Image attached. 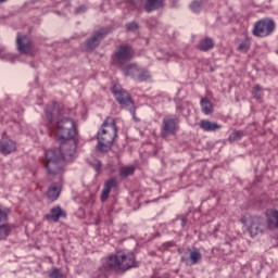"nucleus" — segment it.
Masks as SVG:
<instances>
[{"label":"nucleus","instance_id":"obj_29","mask_svg":"<svg viewBox=\"0 0 278 278\" xmlns=\"http://www.w3.org/2000/svg\"><path fill=\"white\" fill-rule=\"evenodd\" d=\"M49 278H66L62 269L53 267L49 273Z\"/></svg>","mask_w":278,"mask_h":278},{"label":"nucleus","instance_id":"obj_18","mask_svg":"<svg viewBox=\"0 0 278 278\" xmlns=\"http://www.w3.org/2000/svg\"><path fill=\"white\" fill-rule=\"evenodd\" d=\"M199 127L203 129V131H218L223 126L216 122H210V119H202L199 123Z\"/></svg>","mask_w":278,"mask_h":278},{"label":"nucleus","instance_id":"obj_1","mask_svg":"<svg viewBox=\"0 0 278 278\" xmlns=\"http://www.w3.org/2000/svg\"><path fill=\"white\" fill-rule=\"evenodd\" d=\"M77 151L75 141L61 143L59 150L46 151L43 166L52 177H62L64 175V164L62 160H72Z\"/></svg>","mask_w":278,"mask_h":278},{"label":"nucleus","instance_id":"obj_24","mask_svg":"<svg viewBox=\"0 0 278 278\" xmlns=\"http://www.w3.org/2000/svg\"><path fill=\"white\" fill-rule=\"evenodd\" d=\"M12 233V226L10 224H0V240H5Z\"/></svg>","mask_w":278,"mask_h":278},{"label":"nucleus","instance_id":"obj_6","mask_svg":"<svg viewBox=\"0 0 278 278\" xmlns=\"http://www.w3.org/2000/svg\"><path fill=\"white\" fill-rule=\"evenodd\" d=\"M241 223L248 227L250 236L253 238L254 236H258V233H264L266 229V220L261 216H249L241 218Z\"/></svg>","mask_w":278,"mask_h":278},{"label":"nucleus","instance_id":"obj_4","mask_svg":"<svg viewBox=\"0 0 278 278\" xmlns=\"http://www.w3.org/2000/svg\"><path fill=\"white\" fill-rule=\"evenodd\" d=\"M116 134H118L116 119L114 117H106L98 131V151L108 153L112 149V144H114Z\"/></svg>","mask_w":278,"mask_h":278},{"label":"nucleus","instance_id":"obj_2","mask_svg":"<svg viewBox=\"0 0 278 278\" xmlns=\"http://www.w3.org/2000/svg\"><path fill=\"white\" fill-rule=\"evenodd\" d=\"M53 116H55V105L48 106L46 109V121L48 129L54 134L56 140H61L64 144L65 142H75L77 138V127L75 126V122L68 117L60 119L54 126L53 125Z\"/></svg>","mask_w":278,"mask_h":278},{"label":"nucleus","instance_id":"obj_3","mask_svg":"<svg viewBox=\"0 0 278 278\" xmlns=\"http://www.w3.org/2000/svg\"><path fill=\"white\" fill-rule=\"evenodd\" d=\"M137 266L136 255L132 252H117L104 258V264L100 267V271L102 275H108L110 270H129V268H136Z\"/></svg>","mask_w":278,"mask_h":278},{"label":"nucleus","instance_id":"obj_8","mask_svg":"<svg viewBox=\"0 0 278 278\" xmlns=\"http://www.w3.org/2000/svg\"><path fill=\"white\" fill-rule=\"evenodd\" d=\"M111 90L119 105L130 110V112H134V101H131V96L127 90L123 89L118 85L113 86Z\"/></svg>","mask_w":278,"mask_h":278},{"label":"nucleus","instance_id":"obj_13","mask_svg":"<svg viewBox=\"0 0 278 278\" xmlns=\"http://www.w3.org/2000/svg\"><path fill=\"white\" fill-rule=\"evenodd\" d=\"M202 257L199 248H193L192 251H190L189 257L182 256L181 262H184L186 266H194L201 262Z\"/></svg>","mask_w":278,"mask_h":278},{"label":"nucleus","instance_id":"obj_17","mask_svg":"<svg viewBox=\"0 0 278 278\" xmlns=\"http://www.w3.org/2000/svg\"><path fill=\"white\" fill-rule=\"evenodd\" d=\"M119 68L126 77H132V79H136L140 71V67L135 63H129Z\"/></svg>","mask_w":278,"mask_h":278},{"label":"nucleus","instance_id":"obj_30","mask_svg":"<svg viewBox=\"0 0 278 278\" xmlns=\"http://www.w3.org/2000/svg\"><path fill=\"white\" fill-rule=\"evenodd\" d=\"M252 94H253V97H255V99H262V97H264V92L262 91V87H260V85H255L253 87Z\"/></svg>","mask_w":278,"mask_h":278},{"label":"nucleus","instance_id":"obj_37","mask_svg":"<svg viewBox=\"0 0 278 278\" xmlns=\"http://www.w3.org/2000/svg\"><path fill=\"white\" fill-rule=\"evenodd\" d=\"M5 1H8V0H0V3H5Z\"/></svg>","mask_w":278,"mask_h":278},{"label":"nucleus","instance_id":"obj_7","mask_svg":"<svg viewBox=\"0 0 278 278\" xmlns=\"http://www.w3.org/2000/svg\"><path fill=\"white\" fill-rule=\"evenodd\" d=\"M275 31V22L268 17L258 20L252 29L253 36L256 38H266Z\"/></svg>","mask_w":278,"mask_h":278},{"label":"nucleus","instance_id":"obj_22","mask_svg":"<svg viewBox=\"0 0 278 278\" xmlns=\"http://www.w3.org/2000/svg\"><path fill=\"white\" fill-rule=\"evenodd\" d=\"M200 51H210V49H214V40L210 37L202 39L199 43Z\"/></svg>","mask_w":278,"mask_h":278},{"label":"nucleus","instance_id":"obj_33","mask_svg":"<svg viewBox=\"0 0 278 278\" xmlns=\"http://www.w3.org/2000/svg\"><path fill=\"white\" fill-rule=\"evenodd\" d=\"M91 165L93 166L94 170H100L101 168V162L99 161H94Z\"/></svg>","mask_w":278,"mask_h":278},{"label":"nucleus","instance_id":"obj_36","mask_svg":"<svg viewBox=\"0 0 278 278\" xmlns=\"http://www.w3.org/2000/svg\"><path fill=\"white\" fill-rule=\"evenodd\" d=\"M168 244H169V247H174V245H175V243H174V242H169Z\"/></svg>","mask_w":278,"mask_h":278},{"label":"nucleus","instance_id":"obj_26","mask_svg":"<svg viewBox=\"0 0 278 278\" xmlns=\"http://www.w3.org/2000/svg\"><path fill=\"white\" fill-rule=\"evenodd\" d=\"M136 172V167L134 165L124 166L119 169V177H129Z\"/></svg>","mask_w":278,"mask_h":278},{"label":"nucleus","instance_id":"obj_20","mask_svg":"<svg viewBox=\"0 0 278 278\" xmlns=\"http://www.w3.org/2000/svg\"><path fill=\"white\" fill-rule=\"evenodd\" d=\"M61 192H62V186L58 184H52L48 189L47 197L51 201H56Z\"/></svg>","mask_w":278,"mask_h":278},{"label":"nucleus","instance_id":"obj_23","mask_svg":"<svg viewBox=\"0 0 278 278\" xmlns=\"http://www.w3.org/2000/svg\"><path fill=\"white\" fill-rule=\"evenodd\" d=\"M135 79L136 81H151V73H149L148 70L139 68Z\"/></svg>","mask_w":278,"mask_h":278},{"label":"nucleus","instance_id":"obj_25","mask_svg":"<svg viewBox=\"0 0 278 278\" xmlns=\"http://www.w3.org/2000/svg\"><path fill=\"white\" fill-rule=\"evenodd\" d=\"M251 49V37H245L238 46V51L241 53H248Z\"/></svg>","mask_w":278,"mask_h":278},{"label":"nucleus","instance_id":"obj_12","mask_svg":"<svg viewBox=\"0 0 278 278\" xmlns=\"http://www.w3.org/2000/svg\"><path fill=\"white\" fill-rule=\"evenodd\" d=\"M105 36H108V30L103 28L98 30L89 40H87V49H89L90 51H92V49H97V47H99V42H101V40H103Z\"/></svg>","mask_w":278,"mask_h":278},{"label":"nucleus","instance_id":"obj_27","mask_svg":"<svg viewBox=\"0 0 278 278\" xmlns=\"http://www.w3.org/2000/svg\"><path fill=\"white\" fill-rule=\"evenodd\" d=\"M243 136H244V131L235 130L232 134H230L228 140L229 142H238V140H242Z\"/></svg>","mask_w":278,"mask_h":278},{"label":"nucleus","instance_id":"obj_32","mask_svg":"<svg viewBox=\"0 0 278 278\" xmlns=\"http://www.w3.org/2000/svg\"><path fill=\"white\" fill-rule=\"evenodd\" d=\"M126 29H128V31H136V29H138V23L130 22L126 24Z\"/></svg>","mask_w":278,"mask_h":278},{"label":"nucleus","instance_id":"obj_11","mask_svg":"<svg viewBox=\"0 0 278 278\" xmlns=\"http://www.w3.org/2000/svg\"><path fill=\"white\" fill-rule=\"evenodd\" d=\"M14 151H16V143L14 140L3 135L0 140V153H2V155H10V153H14Z\"/></svg>","mask_w":278,"mask_h":278},{"label":"nucleus","instance_id":"obj_31","mask_svg":"<svg viewBox=\"0 0 278 278\" xmlns=\"http://www.w3.org/2000/svg\"><path fill=\"white\" fill-rule=\"evenodd\" d=\"M190 10L191 12H195V13L201 12V2L197 0L192 1L190 4Z\"/></svg>","mask_w":278,"mask_h":278},{"label":"nucleus","instance_id":"obj_34","mask_svg":"<svg viewBox=\"0 0 278 278\" xmlns=\"http://www.w3.org/2000/svg\"><path fill=\"white\" fill-rule=\"evenodd\" d=\"M81 12H86V7L85 5H81L78 9H76L77 14H81Z\"/></svg>","mask_w":278,"mask_h":278},{"label":"nucleus","instance_id":"obj_16","mask_svg":"<svg viewBox=\"0 0 278 278\" xmlns=\"http://www.w3.org/2000/svg\"><path fill=\"white\" fill-rule=\"evenodd\" d=\"M267 227L268 229H278V211L268 210L266 211Z\"/></svg>","mask_w":278,"mask_h":278},{"label":"nucleus","instance_id":"obj_21","mask_svg":"<svg viewBox=\"0 0 278 278\" xmlns=\"http://www.w3.org/2000/svg\"><path fill=\"white\" fill-rule=\"evenodd\" d=\"M201 110L203 112V114H212V112H214V105H212V102L210 100H207V98H202L201 102Z\"/></svg>","mask_w":278,"mask_h":278},{"label":"nucleus","instance_id":"obj_10","mask_svg":"<svg viewBox=\"0 0 278 278\" xmlns=\"http://www.w3.org/2000/svg\"><path fill=\"white\" fill-rule=\"evenodd\" d=\"M175 134H177V118L165 116L161 132L162 138H168V136H175Z\"/></svg>","mask_w":278,"mask_h":278},{"label":"nucleus","instance_id":"obj_28","mask_svg":"<svg viewBox=\"0 0 278 278\" xmlns=\"http://www.w3.org/2000/svg\"><path fill=\"white\" fill-rule=\"evenodd\" d=\"M10 208L0 206V225L8 223V216L10 215Z\"/></svg>","mask_w":278,"mask_h":278},{"label":"nucleus","instance_id":"obj_19","mask_svg":"<svg viewBox=\"0 0 278 278\" xmlns=\"http://www.w3.org/2000/svg\"><path fill=\"white\" fill-rule=\"evenodd\" d=\"M146 12H154V10H160L164 8V0H147L143 4Z\"/></svg>","mask_w":278,"mask_h":278},{"label":"nucleus","instance_id":"obj_14","mask_svg":"<svg viewBox=\"0 0 278 278\" xmlns=\"http://www.w3.org/2000/svg\"><path fill=\"white\" fill-rule=\"evenodd\" d=\"M48 220L51 223H59L60 218H66V212L60 206H54L50 210V213L46 215Z\"/></svg>","mask_w":278,"mask_h":278},{"label":"nucleus","instance_id":"obj_15","mask_svg":"<svg viewBox=\"0 0 278 278\" xmlns=\"http://www.w3.org/2000/svg\"><path fill=\"white\" fill-rule=\"evenodd\" d=\"M112 188H116V180L114 178H110L104 182L102 192H101V201L105 203L110 198V192H112Z\"/></svg>","mask_w":278,"mask_h":278},{"label":"nucleus","instance_id":"obj_35","mask_svg":"<svg viewBox=\"0 0 278 278\" xmlns=\"http://www.w3.org/2000/svg\"><path fill=\"white\" fill-rule=\"evenodd\" d=\"M134 5H138V3H142V0H130Z\"/></svg>","mask_w":278,"mask_h":278},{"label":"nucleus","instance_id":"obj_5","mask_svg":"<svg viewBox=\"0 0 278 278\" xmlns=\"http://www.w3.org/2000/svg\"><path fill=\"white\" fill-rule=\"evenodd\" d=\"M134 48H131V46L119 45L111 58L112 64L118 66V68H123L127 62H130L134 59Z\"/></svg>","mask_w":278,"mask_h":278},{"label":"nucleus","instance_id":"obj_9","mask_svg":"<svg viewBox=\"0 0 278 278\" xmlns=\"http://www.w3.org/2000/svg\"><path fill=\"white\" fill-rule=\"evenodd\" d=\"M15 45L18 53L22 55H29L34 51V43L27 35L17 33Z\"/></svg>","mask_w":278,"mask_h":278}]
</instances>
